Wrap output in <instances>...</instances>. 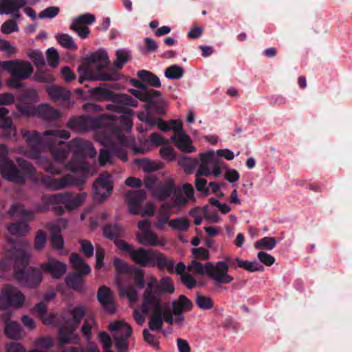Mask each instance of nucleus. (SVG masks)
I'll return each instance as SVG.
<instances>
[{
    "mask_svg": "<svg viewBox=\"0 0 352 352\" xmlns=\"http://www.w3.org/2000/svg\"><path fill=\"white\" fill-rule=\"evenodd\" d=\"M28 243L21 239H9L5 247L8 256L14 261L15 278L24 286L36 288L42 281L43 276L38 269L28 267Z\"/></svg>",
    "mask_w": 352,
    "mask_h": 352,
    "instance_id": "obj_1",
    "label": "nucleus"
},
{
    "mask_svg": "<svg viewBox=\"0 0 352 352\" xmlns=\"http://www.w3.org/2000/svg\"><path fill=\"white\" fill-rule=\"evenodd\" d=\"M23 137L32 147L36 157H38L41 152L49 150L55 161L63 162L67 158L69 151H71L69 149V143L65 144V142L58 140L68 139L70 137V133L65 130H46L43 136L37 131L30 133L25 131L23 132Z\"/></svg>",
    "mask_w": 352,
    "mask_h": 352,
    "instance_id": "obj_2",
    "label": "nucleus"
},
{
    "mask_svg": "<svg viewBox=\"0 0 352 352\" xmlns=\"http://www.w3.org/2000/svg\"><path fill=\"white\" fill-rule=\"evenodd\" d=\"M109 63V56L103 50H99L85 58L78 67V72L80 74L79 82L82 84L85 80H118L120 75L115 70L102 71Z\"/></svg>",
    "mask_w": 352,
    "mask_h": 352,
    "instance_id": "obj_3",
    "label": "nucleus"
},
{
    "mask_svg": "<svg viewBox=\"0 0 352 352\" xmlns=\"http://www.w3.org/2000/svg\"><path fill=\"white\" fill-rule=\"evenodd\" d=\"M8 150L4 145L0 146V173L3 177L16 184L25 183L26 176H32L35 173L32 164L23 158H17L19 168L14 162L7 157Z\"/></svg>",
    "mask_w": 352,
    "mask_h": 352,
    "instance_id": "obj_4",
    "label": "nucleus"
},
{
    "mask_svg": "<svg viewBox=\"0 0 352 352\" xmlns=\"http://www.w3.org/2000/svg\"><path fill=\"white\" fill-rule=\"evenodd\" d=\"M130 81L137 89H131L129 92L136 98L146 102L144 104L145 109H152L160 115L166 113V102L160 91L149 89L144 82L135 78H131Z\"/></svg>",
    "mask_w": 352,
    "mask_h": 352,
    "instance_id": "obj_5",
    "label": "nucleus"
},
{
    "mask_svg": "<svg viewBox=\"0 0 352 352\" xmlns=\"http://www.w3.org/2000/svg\"><path fill=\"white\" fill-rule=\"evenodd\" d=\"M128 104L111 105L110 108L113 111L122 113L120 116L115 115H107L103 116L109 120V126L111 130L112 135L118 139L120 142H124L125 136L123 131L129 133L133 126L132 113L133 111L129 107Z\"/></svg>",
    "mask_w": 352,
    "mask_h": 352,
    "instance_id": "obj_6",
    "label": "nucleus"
},
{
    "mask_svg": "<svg viewBox=\"0 0 352 352\" xmlns=\"http://www.w3.org/2000/svg\"><path fill=\"white\" fill-rule=\"evenodd\" d=\"M188 270L200 275L206 274L219 284L230 283L234 279L232 276L228 274V265L223 261H218L215 265L212 262H207L204 265L196 260H193L188 265Z\"/></svg>",
    "mask_w": 352,
    "mask_h": 352,
    "instance_id": "obj_7",
    "label": "nucleus"
},
{
    "mask_svg": "<svg viewBox=\"0 0 352 352\" xmlns=\"http://www.w3.org/2000/svg\"><path fill=\"white\" fill-rule=\"evenodd\" d=\"M92 98L99 101H112L113 104H108L107 108L113 111L111 105L128 104L137 107L138 101L126 94H115L113 91L103 87H95L89 90Z\"/></svg>",
    "mask_w": 352,
    "mask_h": 352,
    "instance_id": "obj_8",
    "label": "nucleus"
},
{
    "mask_svg": "<svg viewBox=\"0 0 352 352\" xmlns=\"http://www.w3.org/2000/svg\"><path fill=\"white\" fill-rule=\"evenodd\" d=\"M125 198L131 214H141L143 217L154 214V208L151 204H147L145 209L142 210V204L146 199V194L144 190H130L126 194Z\"/></svg>",
    "mask_w": 352,
    "mask_h": 352,
    "instance_id": "obj_9",
    "label": "nucleus"
},
{
    "mask_svg": "<svg viewBox=\"0 0 352 352\" xmlns=\"http://www.w3.org/2000/svg\"><path fill=\"white\" fill-rule=\"evenodd\" d=\"M41 183L48 189L60 190L70 186H80L85 184V177H76L71 174H67L60 178H55L52 175H43L41 177Z\"/></svg>",
    "mask_w": 352,
    "mask_h": 352,
    "instance_id": "obj_10",
    "label": "nucleus"
},
{
    "mask_svg": "<svg viewBox=\"0 0 352 352\" xmlns=\"http://www.w3.org/2000/svg\"><path fill=\"white\" fill-rule=\"evenodd\" d=\"M87 195L86 192L74 195L70 192H64L54 195L44 196L46 203L53 205H65L67 210H73L79 206L85 200Z\"/></svg>",
    "mask_w": 352,
    "mask_h": 352,
    "instance_id": "obj_11",
    "label": "nucleus"
},
{
    "mask_svg": "<svg viewBox=\"0 0 352 352\" xmlns=\"http://www.w3.org/2000/svg\"><path fill=\"white\" fill-rule=\"evenodd\" d=\"M23 294L16 287L6 285L0 294V308H20L24 302Z\"/></svg>",
    "mask_w": 352,
    "mask_h": 352,
    "instance_id": "obj_12",
    "label": "nucleus"
},
{
    "mask_svg": "<svg viewBox=\"0 0 352 352\" xmlns=\"http://www.w3.org/2000/svg\"><path fill=\"white\" fill-rule=\"evenodd\" d=\"M104 117L92 118L86 116L71 118L67 126L78 131H87L96 128H100Z\"/></svg>",
    "mask_w": 352,
    "mask_h": 352,
    "instance_id": "obj_13",
    "label": "nucleus"
},
{
    "mask_svg": "<svg viewBox=\"0 0 352 352\" xmlns=\"http://www.w3.org/2000/svg\"><path fill=\"white\" fill-rule=\"evenodd\" d=\"M4 67L5 70L9 72L12 76L23 80L30 78L34 70L29 62L23 60H6Z\"/></svg>",
    "mask_w": 352,
    "mask_h": 352,
    "instance_id": "obj_14",
    "label": "nucleus"
},
{
    "mask_svg": "<svg viewBox=\"0 0 352 352\" xmlns=\"http://www.w3.org/2000/svg\"><path fill=\"white\" fill-rule=\"evenodd\" d=\"M113 189V184L109 176H100L93 184L94 199L102 202L111 194Z\"/></svg>",
    "mask_w": 352,
    "mask_h": 352,
    "instance_id": "obj_15",
    "label": "nucleus"
},
{
    "mask_svg": "<svg viewBox=\"0 0 352 352\" xmlns=\"http://www.w3.org/2000/svg\"><path fill=\"white\" fill-rule=\"evenodd\" d=\"M12 317V313L10 311H4L0 315V320L5 322V335L10 339L20 340L24 333L21 324L14 321H10Z\"/></svg>",
    "mask_w": 352,
    "mask_h": 352,
    "instance_id": "obj_16",
    "label": "nucleus"
},
{
    "mask_svg": "<svg viewBox=\"0 0 352 352\" xmlns=\"http://www.w3.org/2000/svg\"><path fill=\"white\" fill-rule=\"evenodd\" d=\"M69 149L81 157H94L97 151L91 142L80 138L72 140L69 142Z\"/></svg>",
    "mask_w": 352,
    "mask_h": 352,
    "instance_id": "obj_17",
    "label": "nucleus"
},
{
    "mask_svg": "<svg viewBox=\"0 0 352 352\" xmlns=\"http://www.w3.org/2000/svg\"><path fill=\"white\" fill-rule=\"evenodd\" d=\"M67 268L65 263L52 258L41 265L42 271L50 274L54 279L60 278L66 273Z\"/></svg>",
    "mask_w": 352,
    "mask_h": 352,
    "instance_id": "obj_18",
    "label": "nucleus"
},
{
    "mask_svg": "<svg viewBox=\"0 0 352 352\" xmlns=\"http://www.w3.org/2000/svg\"><path fill=\"white\" fill-rule=\"evenodd\" d=\"M97 300L106 312L113 314L116 311L113 293L108 287L102 285L98 289Z\"/></svg>",
    "mask_w": 352,
    "mask_h": 352,
    "instance_id": "obj_19",
    "label": "nucleus"
},
{
    "mask_svg": "<svg viewBox=\"0 0 352 352\" xmlns=\"http://www.w3.org/2000/svg\"><path fill=\"white\" fill-rule=\"evenodd\" d=\"M142 311L143 314L162 311V306L157 294H143Z\"/></svg>",
    "mask_w": 352,
    "mask_h": 352,
    "instance_id": "obj_20",
    "label": "nucleus"
},
{
    "mask_svg": "<svg viewBox=\"0 0 352 352\" xmlns=\"http://www.w3.org/2000/svg\"><path fill=\"white\" fill-rule=\"evenodd\" d=\"M200 164L197 171V176L209 177L211 175L210 167L216 162L214 151L200 153Z\"/></svg>",
    "mask_w": 352,
    "mask_h": 352,
    "instance_id": "obj_21",
    "label": "nucleus"
},
{
    "mask_svg": "<svg viewBox=\"0 0 352 352\" xmlns=\"http://www.w3.org/2000/svg\"><path fill=\"white\" fill-rule=\"evenodd\" d=\"M153 251V250H146L144 248L134 249L130 258L140 267H147L152 263Z\"/></svg>",
    "mask_w": 352,
    "mask_h": 352,
    "instance_id": "obj_22",
    "label": "nucleus"
},
{
    "mask_svg": "<svg viewBox=\"0 0 352 352\" xmlns=\"http://www.w3.org/2000/svg\"><path fill=\"white\" fill-rule=\"evenodd\" d=\"M9 110L6 107H0V128L3 129V136L12 138L16 135V131L12 126V120L8 116Z\"/></svg>",
    "mask_w": 352,
    "mask_h": 352,
    "instance_id": "obj_23",
    "label": "nucleus"
},
{
    "mask_svg": "<svg viewBox=\"0 0 352 352\" xmlns=\"http://www.w3.org/2000/svg\"><path fill=\"white\" fill-rule=\"evenodd\" d=\"M176 191V186L173 180H168L165 183L157 184L153 190V196L160 201L167 199Z\"/></svg>",
    "mask_w": 352,
    "mask_h": 352,
    "instance_id": "obj_24",
    "label": "nucleus"
},
{
    "mask_svg": "<svg viewBox=\"0 0 352 352\" xmlns=\"http://www.w3.org/2000/svg\"><path fill=\"white\" fill-rule=\"evenodd\" d=\"M172 140L175 142L177 147L182 152L190 153L195 151L192 145V141L184 131L175 133Z\"/></svg>",
    "mask_w": 352,
    "mask_h": 352,
    "instance_id": "obj_25",
    "label": "nucleus"
},
{
    "mask_svg": "<svg viewBox=\"0 0 352 352\" xmlns=\"http://www.w3.org/2000/svg\"><path fill=\"white\" fill-rule=\"evenodd\" d=\"M47 92L54 102H64L69 100L71 97V92L69 90L56 85L47 87Z\"/></svg>",
    "mask_w": 352,
    "mask_h": 352,
    "instance_id": "obj_26",
    "label": "nucleus"
},
{
    "mask_svg": "<svg viewBox=\"0 0 352 352\" xmlns=\"http://www.w3.org/2000/svg\"><path fill=\"white\" fill-rule=\"evenodd\" d=\"M67 312L72 316V319H68L65 322L78 329L87 314V308L84 305H78L69 309Z\"/></svg>",
    "mask_w": 352,
    "mask_h": 352,
    "instance_id": "obj_27",
    "label": "nucleus"
},
{
    "mask_svg": "<svg viewBox=\"0 0 352 352\" xmlns=\"http://www.w3.org/2000/svg\"><path fill=\"white\" fill-rule=\"evenodd\" d=\"M26 4V0H2L0 2V14H9L15 12Z\"/></svg>",
    "mask_w": 352,
    "mask_h": 352,
    "instance_id": "obj_28",
    "label": "nucleus"
},
{
    "mask_svg": "<svg viewBox=\"0 0 352 352\" xmlns=\"http://www.w3.org/2000/svg\"><path fill=\"white\" fill-rule=\"evenodd\" d=\"M36 116L46 120H55L60 117L59 112L47 104H40L36 109Z\"/></svg>",
    "mask_w": 352,
    "mask_h": 352,
    "instance_id": "obj_29",
    "label": "nucleus"
},
{
    "mask_svg": "<svg viewBox=\"0 0 352 352\" xmlns=\"http://www.w3.org/2000/svg\"><path fill=\"white\" fill-rule=\"evenodd\" d=\"M77 328L67 323L62 325L58 329V340L60 345L72 343V338Z\"/></svg>",
    "mask_w": 352,
    "mask_h": 352,
    "instance_id": "obj_30",
    "label": "nucleus"
},
{
    "mask_svg": "<svg viewBox=\"0 0 352 352\" xmlns=\"http://www.w3.org/2000/svg\"><path fill=\"white\" fill-rule=\"evenodd\" d=\"M109 330L111 332H115V333H118L120 338L126 340H128L132 333V329L129 324L122 321H117L111 323L109 327Z\"/></svg>",
    "mask_w": 352,
    "mask_h": 352,
    "instance_id": "obj_31",
    "label": "nucleus"
},
{
    "mask_svg": "<svg viewBox=\"0 0 352 352\" xmlns=\"http://www.w3.org/2000/svg\"><path fill=\"white\" fill-rule=\"evenodd\" d=\"M173 314L182 315L184 311H190L192 308V302L184 295H180L177 300L172 302Z\"/></svg>",
    "mask_w": 352,
    "mask_h": 352,
    "instance_id": "obj_32",
    "label": "nucleus"
},
{
    "mask_svg": "<svg viewBox=\"0 0 352 352\" xmlns=\"http://www.w3.org/2000/svg\"><path fill=\"white\" fill-rule=\"evenodd\" d=\"M70 263L76 271V273L89 274L91 272L89 265L85 263L84 259L78 253H72L71 254Z\"/></svg>",
    "mask_w": 352,
    "mask_h": 352,
    "instance_id": "obj_33",
    "label": "nucleus"
},
{
    "mask_svg": "<svg viewBox=\"0 0 352 352\" xmlns=\"http://www.w3.org/2000/svg\"><path fill=\"white\" fill-rule=\"evenodd\" d=\"M87 274L79 273L69 274L65 278L66 285L74 290L82 292L84 290V276Z\"/></svg>",
    "mask_w": 352,
    "mask_h": 352,
    "instance_id": "obj_34",
    "label": "nucleus"
},
{
    "mask_svg": "<svg viewBox=\"0 0 352 352\" xmlns=\"http://www.w3.org/2000/svg\"><path fill=\"white\" fill-rule=\"evenodd\" d=\"M104 236L110 240H115L124 236V230L118 223H108L103 227Z\"/></svg>",
    "mask_w": 352,
    "mask_h": 352,
    "instance_id": "obj_35",
    "label": "nucleus"
},
{
    "mask_svg": "<svg viewBox=\"0 0 352 352\" xmlns=\"http://www.w3.org/2000/svg\"><path fill=\"white\" fill-rule=\"evenodd\" d=\"M116 284L120 291V296H126L131 302H135L138 300V292L133 285L124 287V281L120 276L116 277Z\"/></svg>",
    "mask_w": 352,
    "mask_h": 352,
    "instance_id": "obj_36",
    "label": "nucleus"
},
{
    "mask_svg": "<svg viewBox=\"0 0 352 352\" xmlns=\"http://www.w3.org/2000/svg\"><path fill=\"white\" fill-rule=\"evenodd\" d=\"M138 242L144 245L157 246L161 245L157 235L151 230H146L143 233L138 234Z\"/></svg>",
    "mask_w": 352,
    "mask_h": 352,
    "instance_id": "obj_37",
    "label": "nucleus"
},
{
    "mask_svg": "<svg viewBox=\"0 0 352 352\" xmlns=\"http://www.w3.org/2000/svg\"><path fill=\"white\" fill-rule=\"evenodd\" d=\"M16 107L17 111L13 113L14 118H18L20 116L25 118L36 116V108H35L34 105H30L19 100L16 104Z\"/></svg>",
    "mask_w": 352,
    "mask_h": 352,
    "instance_id": "obj_38",
    "label": "nucleus"
},
{
    "mask_svg": "<svg viewBox=\"0 0 352 352\" xmlns=\"http://www.w3.org/2000/svg\"><path fill=\"white\" fill-rule=\"evenodd\" d=\"M113 264L116 272L115 279L117 276H120L122 280V275L129 274L134 267V265H129L127 263L118 257L113 258Z\"/></svg>",
    "mask_w": 352,
    "mask_h": 352,
    "instance_id": "obj_39",
    "label": "nucleus"
},
{
    "mask_svg": "<svg viewBox=\"0 0 352 352\" xmlns=\"http://www.w3.org/2000/svg\"><path fill=\"white\" fill-rule=\"evenodd\" d=\"M138 77L150 86L158 88L161 86L160 78L153 73L147 70H140L137 74Z\"/></svg>",
    "mask_w": 352,
    "mask_h": 352,
    "instance_id": "obj_40",
    "label": "nucleus"
},
{
    "mask_svg": "<svg viewBox=\"0 0 352 352\" xmlns=\"http://www.w3.org/2000/svg\"><path fill=\"white\" fill-rule=\"evenodd\" d=\"M129 275H131L135 285L138 289H143L145 287L146 281L144 278V270L134 266Z\"/></svg>",
    "mask_w": 352,
    "mask_h": 352,
    "instance_id": "obj_41",
    "label": "nucleus"
},
{
    "mask_svg": "<svg viewBox=\"0 0 352 352\" xmlns=\"http://www.w3.org/2000/svg\"><path fill=\"white\" fill-rule=\"evenodd\" d=\"M8 230L12 235L24 236L29 232V226L25 221H18L10 223Z\"/></svg>",
    "mask_w": 352,
    "mask_h": 352,
    "instance_id": "obj_42",
    "label": "nucleus"
},
{
    "mask_svg": "<svg viewBox=\"0 0 352 352\" xmlns=\"http://www.w3.org/2000/svg\"><path fill=\"white\" fill-rule=\"evenodd\" d=\"M236 263L239 267L243 268L250 272H263L264 270V267L256 261H248L237 258Z\"/></svg>",
    "mask_w": 352,
    "mask_h": 352,
    "instance_id": "obj_43",
    "label": "nucleus"
},
{
    "mask_svg": "<svg viewBox=\"0 0 352 352\" xmlns=\"http://www.w3.org/2000/svg\"><path fill=\"white\" fill-rule=\"evenodd\" d=\"M184 70L178 65H172L165 70L164 75L168 79L178 80L184 76Z\"/></svg>",
    "mask_w": 352,
    "mask_h": 352,
    "instance_id": "obj_44",
    "label": "nucleus"
},
{
    "mask_svg": "<svg viewBox=\"0 0 352 352\" xmlns=\"http://www.w3.org/2000/svg\"><path fill=\"white\" fill-rule=\"evenodd\" d=\"M195 301L200 309L209 310L214 306V302L210 296H204L197 292Z\"/></svg>",
    "mask_w": 352,
    "mask_h": 352,
    "instance_id": "obj_45",
    "label": "nucleus"
},
{
    "mask_svg": "<svg viewBox=\"0 0 352 352\" xmlns=\"http://www.w3.org/2000/svg\"><path fill=\"white\" fill-rule=\"evenodd\" d=\"M169 226L174 230L186 232L190 227V221L186 218L179 217L171 219L169 221Z\"/></svg>",
    "mask_w": 352,
    "mask_h": 352,
    "instance_id": "obj_46",
    "label": "nucleus"
},
{
    "mask_svg": "<svg viewBox=\"0 0 352 352\" xmlns=\"http://www.w3.org/2000/svg\"><path fill=\"white\" fill-rule=\"evenodd\" d=\"M56 38L59 44L65 48L71 50H76L78 48L72 37L67 34H57L56 35Z\"/></svg>",
    "mask_w": 352,
    "mask_h": 352,
    "instance_id": "obj_47",
    "label": "nucleus"
},
{
    "mask_svg": "<svg viewBox=\"0 0 352 352\" xmlns=\"http://www.w3.org/2000/svg\"><path fill=\"white\" fill-rule=\"evenodd\" d=\"M96 324V322L94 316H89L85 320L81 327V332L87 340L92 338L91 329Z\"/></svg>",
    "mask_w": 352,
    "mask_h": 352,
    "instance_id": "obj_48",
    "label": "nucleus"
},
{
    "mask_svg": "<svg viewBox=\"0 0 352 352\" xmlns=\"http://www.w3.org/2000/svg\"><path fill=\"white\" fill-rule=\"evenodd\" d=\"M157 288L160 293L173 294L175 292L174 284L168 276L162 278L157 285Z\"/></svg>",
    "mask_w": 352,
    "mask_h": 352,
    "instance_id": "obj_49",
    "label": "nucleus"
},
{
    "mask_svg": "<svg viewBox=\"0 0 352 352\" xmlns=\"http://www.w3.org/2000/svg\"><path fill=\"white\" fill-rule=\"evenodd\" d=\"M163 325L162 311L152 314L148 322V327L150 330L159 331L161 330Z\"/></svg>",
    "mask_w": 352,
    "mask_h": 352,
    "instance_id": "obj_50",
    "label": "nucleus"
},
{
    "mask_svg": "<svg viewBox=\"0 0 352 352\" xmlns=\"http://www.w3.org/2000/svg\"><path fill=\"white\" fill-rule=\"evenodd\" d=\"M276 241L274 237L265 236L257 241L254 247L256 249H266L271 250L275 248Z\"/></svg>",
    "mask_w": 352,
    "mask_h": 352,
    "instance_id": "obj_51",
    "label": "nucleus"
},
{
    "mask_svg": "<svg viewBox=\"0 0 352 352\" xmlns=\"http://www.w3.org/2000/svg\"><path fill=\"white\" fill-rule=\"evenodd\" d=\"M116 60L113 62V66L117 70L121 69L124 65L129 60V54L124 50H118L116 52Z\"/></svg>",
    "mask_w": 352,
    "mask_h": 352,
    "instance_id": "obj_52",
    "label": "nucleus"
},
{
    "mask_svg": "<svg viewBox=\"0 0 352 352\" xmlns=\"http://www.w3.org/2000/svg\"><path fill=\"white\" fill-rule=\"evenodd\" d=\"M8 214L10 216H21L24 218H29L32 215L31 212L25 210L23 206L19 203L12 204Z\"/></svg>",
    "mask_w": 352,
    "mask_h": 352,
    "instance_id": "obj_53",
    "label": "nucleus"
},
{
    "mask_svg": "<svg viewBox=\"0 0 352 352\" xmlns=\"http://www.w3.org/2000/svg\"><path fill=\"white\" fill-rule=\"evenodd\" d=\"M135 162L142 167L144 171L148 173L161 168L160 164H155L153 162L147 159H135Z\"/></svg>",
    "mask_w": 352,
    "mask_h": 352,
    "instance_id": "obj_54",
    "label": "nucleus"
},
{
    "mask_svg": "<svg viewBox=\"0 0 352 352\" xmlns=\"http://www.w3.org/2000/svg\"><path fill=\"white\" fill-rule=\"evenodd\" d=\"M116 154L114 148H111L110 150L102 148L100 150L98 156V162L100 166H104L107 162H111V159Z\"/></svg>",
    "mask_w": 352,
    "mask_h": 352,
    "instance_id": "obj_55",
    "label": "nucleus"
},
{
    "mask_svg": "<svg viewBox=\"0 0 352 352\" xmlns=\"http://www.w3.org/2000/svg\"><path fill=\"white\" fill-rule=\"evenodd\" d=\"M199 163V159L192 158L188 156H184L180 161L181 165L185 168V171L187 173H190Z\"/></svg>",
    "mask_w": 352,
    "mask_h": 352,
    "instance_id": "obj_56",
    "label": "nucleus"
},
{
    "mask_svg": "<svg viewBox=\"0 0 352 352\" xmlns=\"http://www.w3.org/2000/svg\"><path fill=\"white\" fill-rule=\"evenodd\" d=\"M38 94L34 89H27L25 90L19 98V100L30 104L34 105V103L37 100Z\"/></svg>",
    "mask_w": 352,
    "mask_h": 352,
    "instance_id": "obj_57",
    "label": "nucleus"
},
{
    "mask_svg": "<svg viewBox=\"0 0 352 352\" xmlns=\"http://www.w3.org/2000/svg\"><path fill=\"white\" fill-rule=\"evenodd\" d=\"M166 265L167 258L162 253L153 251V261L150 265L153 267L157 265L160 270H163L166 268Z\"/></svg>",
    "mask_w": 352,
    "mask_h": 352,
    "instance_id": "obj_58",
    "label": "nucleus"
},
{
    "mask_svg": "<svg viewBox=\"0 0 352 352\" xmlns=\"http://www.w3.org/2000/svg\"><path fill=\"white\" fill-rule=\"evenodd\" d=\"M34 311L39 314L45 324H50L53 321V318L51 316L46 318H44L47 314V307L44 302H40L37 303L34 306Z\"/></svg>",
    "mask_w": 352,
    "mask_h": 352,
    "instance_id": "obj_59",
    "label": "nucleus"
},
{
    "mask_svg": "<svg viewBox=\"0 0 352 352\" xmlns=\"http://www.w3.org/2000/svg\"><path fill=\"white\" fill-rule=\"evenodd\" d=\"M146 110H148L147 112H144V111H142V112H140L138 113V119L142 121V122H146L147 124L150 125V126H155V123H154V118L152 115V113H155L157 115H158L155 111L152 110V109H146ZM160 116H161L160 114H159Z\"/></svg>",
    "mask_w": 352,
    "mask_h": 352,
    "instance_id": "obj_60",
    "label": "nucleus"
},
{
    "mask_svg": "<svg viewBox=\"0 0 352 352\" xmlns=\"http://www.w3.org/2000/svg\"><path fill=\"white\" fill-rule=\"evenodd\" d=\"M29 58L33 61L34 65L38 68L45 65V60L43 54L37 50H33L28 54Z\"/></svg>",
    "mask_w": 352,
    "mask_h": 352,
    "instance_id": "obj_61",
    "label": "nucleus"
},
{
    "mask_svg": "<svg viewBox=\"0 0 352 352\" xmlns=\"http://www.w3.org/2000/svg\"><path fill=\"white\" fill-rule=\"evenodd\" d=\"M46 55L49 65L52 67H56L59 61V55L57 50L51 47L47 50Z\"/></svg>",
    "mask_w": 352,
    "mask_h": 352,
    "instance_id": "obj_62",
    "label": "nucleus"
},
{
    "mask_svg": "<svg viewBox=\"0 0 352 352\" xmlns=\"http://www.w3.org/2000/svg\"><path fill=\"white\" fill-rule=\"evenodd\" d=\"M43 168L47 173L54 175H60L63 172V167L60 166H56L54 163L49 161H46V163L43 164Z\"/></svg>",
    "mask_w": 352,
    "mask_h": 352,
    "instance_id": "obj_63",
    "label": "nucleus"
},
{
    "mask_svg": "<svg viewBox=\"0 0 352 352\" xmlns=\"http://www.w3.org/2000/svg\"><path fill=\"white\" fill-rule=\"evenodd\" d=\"M51 243L54 249L60 250L64 246V239L59 233L52 232L51 234Z\"/></svg>",
    "mask_w": 352,
    "mask_h": 352,
    "instance_id": "obj_64",
    "label": "nucleus"
}]
</instances>
